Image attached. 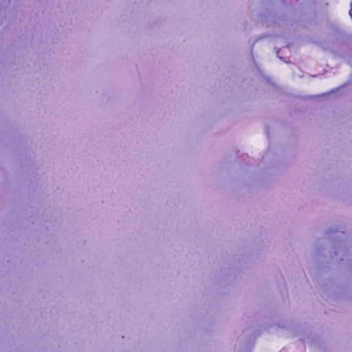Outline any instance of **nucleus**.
<instances>
[{
	"instance_id": "nucleus-1",
	"label": "nucleus",
	"mask_w": 352,
	"mask_h": 352,
	"mask_svg": "<svg viewBox=\"0 0 352 352\" xmlns=\"http://www.w3.org/2000/svg\"><path fill=\"white\" fill-rule=\"evenodd\" d=\"M349 14L352 19V1H351V9H350V11H349Z\"/></svg>"
}]
</instances>
